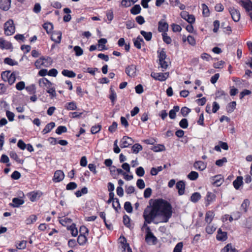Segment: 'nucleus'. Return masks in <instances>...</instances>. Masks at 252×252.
I'll use <instances>...</instances> for the list:
<instances>
[{
  "mask_svg": "<svg viewBox=\"0 0 252 252\" xmlns=\"http://www.w3.org/2000/svg\"><path fill=\"white\" fill-rule=\"evenodd\" d=\"M150 205L144 209L143 217L144 219L142 228H147L148 224L152 222L157 223L155 220L159 217H162V222H167L172 215V207L167 200L162 198L149 201Z\"/></svg>",
  "mask_w": 252,
  "mask_h": 252,
  "instance_id": "1",
  "label": "nucleus"
},
{
  "mask_svg": "<svg viewBox=\"0 0 252 252\" xmlns=\"http://www.w3.org/2000/svg\"><path fill=\"white\" fill-rule=\"evenodd\" d=\"M18 71L11 72L9 70L2 71L1 74L2 79L4 82H8L9 85L13 84L16 80V75L18 74Z\"/></svg>",
  "mask_w": 252,
  "mask_h": 252,
  "instance_id": "2",
  "label": "nucleus"
},
{
  "mask_svg": "<svg viewBox=\"0 0 252 252\" xmlns=\"http://www.w3.org/2000/svg\"><path fill=\"white\" fill-rule=\"evenodd\" d=\"M157 53L160 66L164 69H167L168 64L167 62L166 61L167 55L164 49H162L160 51H158Z\"/></svg>",
  "mask_w": 252,
  "mask_h": 252,
  "instance_id": "3",
  "label": "nucleus"
},
{
  "mask_svg": "<svg viewBox=\"0 0 252 252\" xmlns=\"http://www.w3.org/2000/svg\"><path fill=\"white\" fill-rule=\"evenodd\" d=\"M4 34L7 36L11 35L15 32V28L13 20L9 19L4 24Z\"/></svg>",
  "mask_w": 252,
  "mask_h": 252,
  "instance_id": "4",
  "label": "nucleus"
},
{
  "mask_svg": "<svg viewBox=\"0 0 252 252\" xmlns=\"http://www.w3.org/2000/svg\"><path fill=\"white\" fill-rule=\"evenodd\" d=\"M146 233L145 241L148 244L152 243L153 245L156 244L158 239L152 232L150 227H147L146 229Z\"/></svg>",
  "mask_w": 252,
  "mask_h": 252,
  "instance_id": "5",
  "label": "nucleus"
},
{
  "mask_svg": "<svg viewBox=\"0 0 252 252\" xmlns=\"http://www.w3.org/2000/svg\"><path fill=\"white\" fill-rule=\"evenodd\" d=\"M169 76L168 72L162 73V72H152L151 73V76L156 80H158L161 82L165 81Z\"/></svg>",
  "mask_w": 252,
  "mask_h": 252,
  "instance_id": "6",
  "label": "nucleus"
},
{
  "mask_svg": "<svg viewBox=\"0 0 252 252\" xmlns=\"http://www.w3.org/2000/svg\"><path fill=\"white\" fill-rule=\"evenodd\" d=\"M134 143V141L132 138L127 136H124L121 140L120 147L122 148L128 147Z\"/></svg>",
  "mask_w": 252,
  "mask_h": 252,
  "instance_id": "7",
  "label": "nucleus"
},
{
  "mask_svg": "<svg viewBox=\"0 0 252 252\" xmlns=\"http://www.w3.org/2000/svg\"><path fill=\"white\" fill-rule=\"evenodd\" d=\"M228 10L233 20L235 22H238L241 16L240 11L233 7H229Z\"/></svg>",
  "mask_w": 252,
  "mask_h": 252,
  "instance_id": "8",
  "label": "nucleus"
},
{
  "mask_svg": "<svg viewBox=\"0 0 252 252\" xmlns=\"http://www.w3.org/2000/svg\"><path fill=\"white\" fill-rule=\"evenodd\" d=\"M216 199V194L212 192L208 191L205 198V206L208 207L213 202H214Z\"/></svg>",
  "mask_w": 252,
  "mask_h": 252,
  "instance_id": "9",
  "label": "nucleus"
},
{
  "mask_svg": "<svg viewBox=\"0 0 252 252\" xmlns=\"http://www.w3.org/2000/svg\"><path fill=\"white\" fill-rule=\"evenodd\" d=\"M136 66L134 64L128 65L126 68V73L127 76L132 77L136 75Z\"/></svg>",
  "mask_w": 252,
  "mask_h": 252,
  "instance_id": "10",
  "label": "nucleus"
},
{
  "mask_svg": "<svg viewBox=\"0 0 252 252\" xmlns=\"http://www.w3.org/2000/svg\"><path fill=\"white\" fill-rule=\"evenodd\" d=\"M39 85L40 87L46 90L52 86V84L46 78L39 79Z\"/></svg>",
  "mask_w": 252,
  "mask_h": 252,
  "instance_id": "11",
  "label": "nucleus"
},
{
  "mask_svg": "<svg viewBox=\"0 0 252 252\" xmlns=\"http://www.w3.org/2000/svg\"><path fill=\"white\" fill-rule=\"evenodd\" d=\"M207 163L202 161H195L193 163V167L195 169L203 171L207 167Z\"/></svg>",
  "mask_w": 252,
  "mask_h": 252,
  "instance_id": "12",
  "label": "nucleus"
},
{
  "mask_svg": "<svg viewBox=\"0 0 252 252\" xmlns=\"http://www.w3.org/2000/svg\"><path fill=\"white\" fill-rule=\"evenodd\" d=\"M216 239L220 241H225L227 239V232L222 231L221 228H219L217 232Z\"/></svg>",
  "mask_w": 252,
  "mask_h": 252,
  "instance_id": "13",
  "label": "nucleus"
},
{
  "mask_svg": "<svg viewBox=\"0 0 252 252\" xmlns=\"http://www.w3.org/2000/svg\"><path fill=\"white\" fill-rule=\"evenodd\" d=\"M176 188L178 189V194L182 195L185 193V183L183 181H178L176 184Z\"/></svg>",
  "mask_w": 252,
  "mask_h": 252,
  "instance_id": "14",
  "label": "nucleus"
},
{
  "mask_svg": "<svg viewBox=\"0 0 252 252\" xmlns=\"http://www.w3.org/2000/svg\"><path fill=\"white\" fill-rule=\"evenodd\" d=\"M0 48L3 49H11L13 48L12 45L9 41L4 40L2 38H0Z\"/></svg>",
  "mask_w": 252,
  "mask_h": 252,
  "instance_id": "15",
  "label": "nucleus"
},
{
  "mask_svg": "<svg viewBox=\"0 0 252 252\" xmlns=\"http://www.w3.org/2000/svg\"><path fill=\"white\" fill-rule=\"evenodd\" d=\"M66 229L70 232L73 237H76L78 235V229L75 223H72L71 225H66Z\"/></svg>",
  "mask_w": 252,
  "mask_h": 252,
  "instance_id": "16",
  "label": "nucleus"
},
{
  "mask_svg": "<svg viewBox=\"0 0 252 252\" xmlns=\"http://www.w3.org/2000/svg\"><path fill=\"white\" fill-rule=\"evenodd\" d=\"M24 203V200L23 199L15 197L12 199V202L10 203L9 205L14 208H17Z\"/></svg>",
  "mask_w": 252,
  "mask_h": 252,
  "instance_id": "17",
  "label": "nucleus"
},
{
  "mask_svg": "<svg viewBox=\"0 0 252 252\" xmlns=\"http://www.w3.org/2000/svg\"><path fill=\"white\" fill-rule=\"evenodd\" d=\"M62 32H52L51 39L56 43H60L62 38Z\"/></svg>",
  "mask_w": 252,
  "mask_h": 252,
  "instance_id": "18",
  "label": "nucleus"
},
{
  "mask_svg": "<svg viewBox=\"0 0 252 252\" xmlns=\"http://www.w3.org/2000/svg\"><path fill=\"white\" fill-rule=\"evenodd\" d=\"M11 5V0H0V8L4 11L8 10Z\"/></svg>",
  "mask_w": 252,
  "mask_h": 252,
  "instance_id": "19",
  "label": "nucleus"
},
{
  "mask_svg": "<svg viewBox=\"0 0 252 252\" xmlns=\"http://www.w3.org/2000/svg\"><path fill=\"white\" fill-rule=\"evenodd\" d=\"M215 216L214 213L212 211H208L205 214V221L208 224H210L213 221Z\"/></svg>",
  "mask_w": 252,
  "mask_h": 252,
  "instance_id": "20",
  "label": "nucleus"
},
{
  "mask_svg": "<svg viewBox=\"0 0 252 252\" xmlns=\"http://www.w3.org/2000/svg\"><path fill=\"white\" fill-rule=\"evenodd\" d=\"M158 31L159 32H165L168 30V24L166 22L160 21L158 22Z\"/></svg>",
  "mask_w": 252,
  "mask_h": 252,
  "instance_id": "21",
  "label": "nucleus"
},
{
  "mask_svg": "<svg viewBox=\"0 0 252 252\" xmlns=\"http://www.w3.org/2000/svg\"><path fill=\"white\" fill-rule=\"evenodd\" d=\"M243 178L242 176H238L236 179L233 181V185L236 189H238L240 186L243 185Z\"/></svg>",
  "mask_w": 252,
  "mask_h": 252,
  "instance_id": "22",
  "label": "nucleus"
},
{
  "mask_svg": "<svg viewBox=\"0 0 252 252\" xmlns=\"http://www.w3.org/2000/svg\"><path fill=\"white\" fill-rule=\"evenodd\" d=\"M88 239L86 235L79 234L77 238V243L80 246H84L87 242Z\"/></svg>",
  "mask_w": 252,
  "mask_h": 252,
  "instance_id": "23",
  "label": "nucleus"
},
{
  "mask_svg": "<svg viewBox=\"0 0 252 252\" xmlns=\"http://www.w3.org/2000/svg\"><path fill=\"white\" fill-rule=\"evenodd\" d=\"M63 180V171L58 170L55 172L53 180L55 182H59Z\"/></svg>",
  "mask_w": 252,
  "mask_h": 252,
  "instance_id": "24",
  "label": "nucleus"
},
{
  "mask_svg": "<svg viewBox=\"0 0 252 252\" xmlns=\"http://www.w3.org/2000/svg\"><path fill=\"white\" fill-rule=\"evenodd\" d=\"M144 40L140 35H138L135 39L133 40L134 46L138 49H140L141 48V44H144Z\"/></svg>",
  "mask_w": 252,
  "mask_h": 252,
  "instance_id": "25",
  "label": "nucleus"
},
{
  "mask_svg": "<svg viewBox=\"0 0 252 252\" xmlns=\"http://www.w3.org/2000/svg\"><path fill=\"white\" fill-rule=\"evenodd\" d=\"M213 180L214 182L213 184L216 187L220 186L223 181V178L221 175H218L214 176Z\"/></svg>",
  "mask_w": 252,
  "mask_h": 252,
  "instance_id": "26",
  "label": "nucleus"
},
{
  "mask_svg": "<svg viewBox=\"0 0 252 252\" xmlns=\"http://www.w3.org/2000/svg\"><path fill=\"white\" fill-rule=\"evenodd\" d=\"M55 126V123L54 122H51L45 126L44 128L42 130V133L43 134H45L49 132Z\"/></svg>",
  "mask_w": 252,
  "mask_h": 252,
  "instance_id": "27",
  "label": "nucleus"
},
{
  "mask_svg": "<svg viewBox=\"0 0 252 252\" xmlns=\"http://www.w3.org/2000/svg\"><path fill=\"white\" fill-rule=\"evenodd\" d=\"M180 110V107L178 105L174 106L173 108L169 112V118L171 119H174L176 117V112Z\"/></svg>",
  "mask_w": 252,
  "mask_h": 252,
  "instance_id": "28",
  "label": "nucleus"
},
{
  "mask_svg": "<svg viewBox=\"0 0 252 252\" xmlns=\"http://www.w3.org/2000/svg\"><path fill=\"white\" fill-rule=\"evenodd\" d=\"M235 248L232 247L231 243L226 245L221 250L220 252H237Z\"/></svg>",
  "mask_w": 252,
  "mask_h": 252,
  "instance_id": "29",
  "label": "nucleus"
},
{
  "mask_svg": "<svg viewBox=\"0 0 252 252\" xmlns=\"http://www.w3.org/2000/svg\"><path fill=\"white\" fill-rule=\"evenodd\" d=\"M201 197L200 193L198 192H195L191 194L190 200L193 203H196L201 199Z\"/></svg>",
  "mask_w": 252,
  "mask_h": 252,
  "instance_id": "30",
  "label": "nucleus"
},
{
  "mask_svg": "<svg viewBox=\"0 0 252 252\" xmlns=\"http://www.w3.org/2000/svg\"><path fill=\"white\" fill-rule=\"evenodd\" d=\"M71 12V10L69 8H64V13L66 15H64V22H67L71 19V16L69 14Z\"/></svg>",
  "mask_w": 252,
  "mask_h": 252,
  "instance_id": "31",
  "label": "nucleus"
},
{
  "mask_svg": "<svg viewBox=\"0 0 252 252\" xmlns=\"http://www.w3.org/2000/svg\"><path fill=\"white\" fill-rule=\"evenodd\" d=\"M121 243L122 244V248L124 251L126 249L127 252H132L129 244L126 243V240L125 237H123V241H122Z\"/></svg>",
  "mask_w": 252,
  "mask_h": 252,
  "instance_id": "32",
  "label": "nucleus"
},
{
  "mask_svg": "<svg viewBox=\"0 0 252 252\" xmlns=\"http://www.w3.org/2000/svg\"><path fill=\"white\" fill-rule=\"evenodd\" d=\"M141 8L139 4L134 5L130 9V13L133 15H137L140 13Z\"/></svg>",
  "mask_w": 252,
  "mask_h": 252,
  "instance_id": "33",
  "label": "nucleus"
},
{
  "mask_svg": "<svg viewBox=\"0 0 252 252\" xmlns=\"http://www.w3.org/2000/svg\"><path fill=\"white\" fill-rule=\"evenodd\" d=\"M65 108L68 110H75L77 108L76 103L74 101L66 103Z\"/></svg>",
  "mask_w": 252,
  "mask_h": 252,
  "instance_id": "34",
  "label": "nucleus"
},
{
  "mask_svg": "<svg viewBox=\"0 0 252 252\" xmlns=\"http://www.w3.org/2000/svg\"><path fill=\"white\" fill-rule=\"evenodd\" d=\"M216 227L211 223L208 224L205 228V231L208 234H212L216 230Z\"/></svg>",
  "mask_w": 252,
  "mask_h": 252,
  "instance_id": "35",
  "label": "nucleus"
},
{
  "mask_svg": "<svg viewBox=\"0 0 252 252\" xmlns=\"http://www.w3.org/2000/svg\"><path fill=\"white\" fill-rule=\"evenodd\" d=\"M107 41L106 38H101L98 41V47H100L101 48L99 49L100 51H103L104 50H106L105 44L107 43Z\"/></svg>",
  "mask_w": 252,
  "mask_h": 252,
  "instance_id": "36",
  "label": "nucleus"
},
{
  "mask_svg": "<svg viewBox=\"0 0 252 252\" xmlns=\"http://www.w3.org/2000/svg\"><path fill=\"white\" fill-rule=\"evenodd\" d=\"M187 177L190 180L195 181L198 178L199 174L197 172L192 171L188 175Z\"/></svg>",
  "mask_w": 252,
  "mask_h": 252,
  "instance_id": "37",
  "label": "nucleus"
},
{
  "mask_svg": "<svg viewBox=\"0 0 252 252\" xmlns=\"http://www.w3.org/2000/svg\"><path fill=\"white\" fill-rule=\"evenodd\" d=\"M110 94L109 98L111 100L112 103L114 104L117 98V94L112 87H111L110 89Z\"/></svg>",
  "mask_w": 252,
  "mask_h": 252,
  "instance_id": "38",
  "label": "nucleus"
},
{
  "mask_svg": "<svg viewBox=\"0 0 252 252\" xmlns=\"http://www.w3.org/2000/svg\"><path fill=\"white\" fill-rule=\"evenodd\" d=\"M37 218L35 215L30 216L25 220L27 224H31L36 221Z\"/></svg>",
  "mask_w": 252,
  "mask_h": 252,
  "instance_id": "39",
  "label": "nucleus"
},
{
  "mask_svg": "<svg viewBox=\"0 0 252 252\" xmlns=\"http://www.w3.org/2000/svg\"><path fill=\"white\" fill-rule=\"evenodd\" d=\"M140 33L144 36L146 41H149L151 40L152 37V33L151 32H146L144 31H141Z\"/></svg>",
  "mask_w": 252,
  "mask_h": 252,
  "instance_id": "40",
  "label": "nucleus"
},
{
  "mask_svg": "<svg viewBox=\"0 0 252 252\" xmlns=\"http://www.w3.org/2000/svg\"><path fill=\"white\" fill-rule=\"evenodd\" d=\"M43 28L45 30L47 33H50L53 29V26L51 23L48 22L43 25Z\"/></svg>",
  "mask_w": 252,
  "mask_h": 252,
  "instance_id": "41",
  "label": "nucleus"
},
{
  "mask_svg": "<svg viewBox=\"0 0 252 252\" xmlns=\"http://www.w3.org/2000/svg\"><path fill=\"white\" fill-rule=\"evenodd\" d=\"M131 150L133 153L137 154L142 150V146L140 144L136 143L132 146Z\"/></svg>",
  "mask_w": 252,
  "mask_h": 252,
  "instance_id": "42",
  "label": "nucleus"
},
{
  "mask_svg": "<svg viewBox=\"0 0 252 252\" xmlns=\"http://www.w3.org/2000/svg\"><path fill=\"white\" fill-rule=\"evenodd\" d=\"M151 149L155 152H158L164 151L165 150V148L162 144H158L153 147Z\"/></svg>",
  "mask_w": 252,
  "mask_h": 252,
  "instance_id": "43",
  "label": "nucleus"
},
{
  "mask_svg": "<svg viewBox=\"0 0 252 252\" xmlns=\"http://www.w3.org/2000/svg\"><path fill=\"white\" fill-rule=\"evenodd\" d=\"M88 193V189L86 187L83 188L81 190L76 191L75 194L77 197H81L83 194H85Z\"/></svg>",
  "mask_w": 252,
  "mask_h": 252,
  "instance_id": "44",
  "label": "nucleus"
},
{
  "mask_svg": "<svg viewBox=\"0 0 252 252\" xmlns=\"http://www.w3.org/2000/svg\"><path fill=\"white\" fill-rule=\"evenodd\" d=\"M112 207L116 212H119V210L121 209V205L118 198H115V201L112 203Z\"/></svg>",
  "mask_w": 252,
  "mask_h": 252,
  "instance_id": "45",
  "label": "nucleus"
},
{
  "mask_svg": "<svg viewBox=\"0 0 252 252\" xmlns=\"http://www.w3.org/2000/svg\"><path fill=\"white\" fill-rule=\"evenodd\" d=\"M4 63L11 66L16 65L18 64L17 61H15L10 58H6L4 60Z\"/></svg>",
  "mask_w": 252,
  "mask_h": 252,
  "instance_id": "46",
  "label": "nucleus"
},
{
  "mask_svg": "<svg viewBox=\"0 0 252 252\" xmlns=\"http://www.w3.org/2000/svg\"><path fill=\"white\" fill-rule=\"evenodd\" d=\"M9 156L11 158L15 160L18 163H22L23 161L19 158L17 154L15 152H11L9 154Z\"/></svg>",
  "mask_w": 252,
  "mask_h": 252,
  "instance_id": "47",
  "label": "nucleus"
},
{
  "mask_svg": "<svg viewBox=\"0 0 252 252\" xmlns=\"http://www.w3.org/2000/svg\"><path fill=\"white\" fill-rule=\"evenodd\" d=\"M26 244L27 241L24 240L16 242V248L20 250L25 249L26 248Z\"/></svg>",
  "mask_w": 252,
  "mask_h": 252,
  "instance_id": "48",
  "label": "nucleus"
},
{
  "mask_svg": "<svg viewBox=\"0 0 252 252\" xmlns=\"http://www.w3.org/2000/svg\"><path fill=\"white\" fill-rule=\"evenodd\" d=\"M130 218L127 215H125L123 216V223L126 227L129 228L131 227V224H130Z\"/></svg>",
  "mask_w": 252,
  "mask_h": 252,
  "instance_id": "49",
  "label": "nucleus"
},
{
  "mask_svg": "<svg viewBox=\"0 0 252 252\" xmlns=\"http://www.w3.org/2000/svg\"><path fill=\"white\" fill-rule=\"evenodd\" d=\"M163 41L167 44H170L172 42L171 38L166 32L162 33Z\"/></svg>",
  "mask_w": 252,
  "mask_h": 252,
  "instance_id": "50",
  "label": "nucleus"
},
{
  "mask_svg": "<svg viewBox=\"0 0 252 252\" xmlns=\"http://www.w3.org/2000/svg\"><path fill=\"white\" fill-rule=\"evenodd\" d=\"M236 101H232L230 102L227 106V111L228 112H232L236 108Z\"/></svg>",
  "mask_w": 252,
  "mask_h": 252,
  "instance_id": "51",
  "label": "nucleus"
},
{
  "mask_svg": "<svg viewBox=\"0 0 252 252\" xmlns=\"http://www.w3.org/2000/svg\"><path fill=\"white\" fill-rule=\"evenodd\" d=\"M101 128V125L98 124L93 126L91 129V132L92 134H96L99 132Z\"/></svg>",
  "mask_w": 252,
  "mask_h": 252,
  "instance_id": "52",
  "label": "nucleus"
},
{
  "mask_svg": "<svg viewBox=\"0 0 252 252\" xmlns=\"http://www.w3.org/2000/svg\"><path fill=\"white\" fill-rule=\"evenodd\" d=\"M180 126L182 128H187L189 126L188 121L186 118L182 119L179 124Z\"/></svg>",
  "mask_w": 252,
  "mask_h": 252,
  "instance_id": "53",
  "label": "nucleus"
},
{
  "mask_svg": "<svg viewBox=\"0 0 252 252\" xmlns=\"http://www.w3.org/2000/svg\"><path fill=\"white\" fill-rule=\"evenodd\" d=\"M25 89L30 94H34L36 93V88L34 84L27 86Z\"/></svg>",
  "mask_w": 252,
  "mask_h": 252,
  "instance_id": "54",
  "label": "nucleus"
},
{
  "mask_svg": "<svg viewBox=\"0 0 252 252\" xmlns=\"http://www.w3.org/2000/svg\"><path fill=\"white\" fill-rule=\"evenodd\" d=\"M202 8L203 9L202 14L205 17H208L210 15V10L208 7L204 3L202 4Z\"/></svg>",
  "mask_w": 252,
  "mask_h": 252,
  "instance_id": "55",
  "label": "nucleus"
},
{
  "mask_svg": "<svg viewBox=\"0 0 252 252\" xmlns=\"http://www.w3.org/2000/svg\"><path fill=\"white\" fill-rule=\"evenodd\" d=\"M124 208L125 210L128 213L132 212V207L131 204L129 201H126L124 204Z\"/></svg>",
  "mask_w": 252,
  "mask_h": 252,
  "instance_id": "56",
  "label": "nucleus"
},
{
  "mask_svg": "<svg viewBox=\"0 0 252 252\" xmlns=\"http://www.w3.org/2000/svg\"><path fill=\"white\" fill-rule=\"evenodd\" d=\"M64 76L70 78H74L76 76V73L72 70L64 69Z\"/></svg>",
  "mask_w": 252,
  "mask_h": 252,
  "instance_id": "57",
  "label": "nucleus"
},
{
  "mask_svg": "<svg viewBox=\"0 0 252 252\" xmlns=\"http://www.w3.org/2000/svg\"><path fill=\"white\" fill-rule=\"evenodd\" d=\"M250 205V201L248 199H245L241 204V208L244 212H246L247 211V208Z\"/></svg>",
  "mask_w": 252,
  "mask_h": 252,
  "instance_id": "58",
  "label": "nucleus"
},
{
  "mask_svg": "<svg viewBox=\"0 0 252 252\" xmlns=\"http://www.w3.org/2000/svg\"><path fill=\"white\" fill-rule=\"evenodd\" d=\"M73 50L76 56H80L83 54V50L80 46H75Z\"/></svg>",
  "mask_w": 252,
  "mask_h": 252,
  "instance_id": "59",
  "label": "nucleus"
},
{
  "mask_svg": "<svg viewBox=\"0 0 252 252\" xmlns=\"http://www.w3.org/2000/svg\"><path fill=\"white\" fill-rule=\"evenodd\" d=\"M135 173L138 176L142 177L145 174V170L142 167L140 166L136 169Z\"/></svg>",
  "mask_w": 252,
  "mask_h": 252,
  "instance_id": "60",
  "label": "nucleus"
},
{
  "mask_svg": "<svg viewBox=\"0 0 252 252\" xmlns=\"http://www.w3.org/2000/svg\"><path fill=\"white\" fill-rule=\"evenodd\" d=\"M82 114H83V112H70L69 114V116L71 118H80L81 117Z\"/></svg>",
  "mask_w": 252,
  "mask_h": 252,
  "instance_id": "61",
  "label": "nucleus"
},
{
  "mask_svg": "<svg viewBox=\"0 0 252 252\" xmlns=\"http://www.w3.org/2000/svg\"><path fill=\"white\" fill-rule=\"evenodd\" d=\"M77 185L75 182H70L66 186V189L67 190H73L77 188Z\"/></svg>",
  "mask_w": 252,
  "mask_h": 252,
  "instance_id": "62",
  "label": "nucleus"
},
{
  "mask_svg": "<svg viewBox=\"0 0 252 252\" xmlns=\"http://www.w3.org/2000/svg\"><path fill=\"white\" fill-rule=\"evenodd\" d=\"M227 162V158L225 157H223L221 159L217 160L215 163L219 167H221L223 166L224 163H226Z\"/></svg>",
  "mask_w": 252,
  "mask_h": 252,
  "instance_id": "63",
  "label": "nucleus"
},
{
  "mask_svg": "<svg viewBox=\"0 0 252 252\" xmlns=\"http://www.w3.org/2000/svg\"><path fill=\"white\" fill-rule=\"evenodd\" d=\"M183 247V243L182 242L178 243L175 247L173 252H182Z\"/></svg>",
  "mask_w": 252,
  "mask_h": 252,
  "instance_id": "64",
  "label": "nucleus"
}]
</instances>
